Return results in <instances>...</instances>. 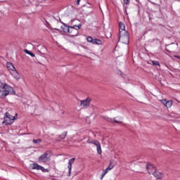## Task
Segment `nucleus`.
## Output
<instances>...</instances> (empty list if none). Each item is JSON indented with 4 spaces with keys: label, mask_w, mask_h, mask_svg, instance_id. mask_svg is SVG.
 <instances>
[{
    "label": "nucleus",
    "mask_w": 180,
    "mask_h": 180,
    "mask_svg": "<svg viewBox=\"0 0 180 180\" xmlns=\"http://www.w3.org/2000/svg\"><path fill=\"white\" fill-rule=\"evenodd\" d=\"M8 95H16V91L13 89V87L6 85L0 90V98L5 99Z\"/></svg>",
    "instance_id": "1"
},
{
    "label": "nucleus",
    "mask_w": 180,
    "mask_h": 180,
    "mask_svg": "<svg viewBox=\"0 0 180 180\" xmlns=\"http://www.w3.org/2000/svg\"><path fill=\"white\" fill-rule=\"evenodd\" d=\"M122 40V43L124 44H129V41H130V37L129 35V32L124 31V32H122L120 30V34H119V41Z\"/></svg>",
    "instance_id": "2"
},
{
    "label": "nucleus",
    "mask_w": 180,
    "mask_h": 180,
    "mask_svg": "<svg viewBox=\"0 0 180 180\" xmlns=\"http://www.w3.org/2000/svg\"><path fill=\"white\" fill-rule=\"evenodd\" d=\"M6 117H4V120L3 124H12L15 122V117L9 114V112H6Z\"/></svg>",
    "instance_id": "3"
},
{
    "label": "nucleus",
    "mask_w": 180,
    "mask_h": 180,
    "mask_svg": "<svg viewBox=\"0 0 180 180\" xmlns=\"http://www.w3.org/2000/svg\"><path fill=\"white\" fill-rule=\"evenodd\" d=\"M88 144H94L97 148L98 154H102V148H101V143L98 141H91V139L87 140Z\"/></svg>",
    "instance_id": "4"
},
{
    "label": "nucleus",
    "mask_w": 180,
    "mask_h": 180,
    "mask_svg": "<svg viewBox=\"0 0 180 180\" xmlns=\"http://www.w3.org/2000/svg\"><path fill=\"white\" fill-rule=\"evenodd\" d=\"M30 168L32 169H37L38 171H42V172H49V169H45L42 166L39 165L37 163H33L30 165Z\"/></svg>",
    "instance_id": "5"
},
{
    "label": "nucleus",
    "mask_w": 180,
    "mask_h": 180,
    "mask_svg": "<svg viewBox=\"0 0 180 180\" xmlns=\"http://www.w3.org/2000/svg\"><path fill=\"white\" fill-rule=\"evenodd\" d=\"M39 162H48L50 161V157H49V152H46L39 158Z\"/></svg>",
    "instance_id": "6"
},
{
    "label": "nucleus",
    "mask_w": 180,
    "mask_h": 180,
    "mask_svg": "<svg viewBox=\"0 0 180 180\" xmlns=\"http://www.w3.org/2000/svg\"><path fill=\"white\" fill-rule=\"evenodd\" d=\"M86 39L87 41L89 43H91V44H97L98 46H101V44H102V41H101V39H93L92 37H88Z\"/></svg>",
    "instance_id": "7"
},
{
    "label": "nucleus",
    "mask_w": 180,
    "mask_h": 180,
    "mask_svg": "<svg viewBox=\"0 0 180 180\" xmlns=\"http://www.w3.org/2000/svg\"><path fill=\"white\" fill-rule=\"evenodd\" d=\"M146 169H147L149 175H151V174H153V172H155V171H157V167H155V166H154V165H153L150 162H147L146 163ZM150 169H151L153 171V172H150Z\"/></svg>",
    "instance_id": "8"
},
{
    "label": "nucleus",
    "mask_w": 180,
    "mask_h": 180,
    "mask_svg": "<svg viewBox=\"0 0 180 180\" xmlns=\"http://www.w3.org/2000/svg\"><path fill=\"white\" fill-rule=\"evenodd\" d=\"M91 101H92L91 98H87L85 100L80 101V106H83L84 108H88L89 105H91Z\"/></svg>",
    "instance_id": "9"
},
{
    "label": "nucleus",
    "mask_w": 180,
    "mask_h": 180,
    "mask_svg": "<svg viewBox=\"0 0 180 180\" xmlns=\"http://www.w3.org/2000/svg\"><path fill=\"white\" fill-rule=\"evenodd\" d=\"M78 29H76L74 26L70 27V29L69 30V34L70 37L78 36Z\"/></svg>",
    "instance_id": "10"
},
{
    "label": "nucleus",
    "mask_w": 180,
    "mask_h": 180,
    "mask_svg": "<svg viewBox=\"0 0 180 180\" xmlns=\"http://www.w3.org/2000/svg\"><path fill=\"white\" fill-rule=\"evenodd\" d=\"M75 162V158H72L68 162V168L69 169L68 176H71V169H72V164Z\"/></svg>",
    "instance_id": "11"
},
{
    "label": "nucleus",
    "mask_w": 180,
    "mask_h": 180,
    "mask_svg": "<svg viewBox=\"0 0 180 180\" xmlns=\"http://www.w3.org/2000/svg\"><path fill=\"white\" fill-rule=\"evenodd\" d=\"M152 174H153L156 179H162V178H164V173L160 172L157 170H155V172H152Z\"/></svg>",
    "instance_id": "12"
},
{
    "label": "nucleus",
    "mask_w": 180,
    "mask_h": 180,
    "mask_svg": "<svg viewBox=\"0 0 180 180\" xmlns=\"http://www.w3.org/2000/svg\"><path fill=\"white\" fill-rule=\"evenodd\" d=\"M104 120H106L107 122H109L110 123H118L119 124H120L122 123V122L117 121L116 120L110 118L109 117H103Z\"/></svg>",
    "instance_id": "13"
},
{
    "label": "nucleus",
    "mask_w": 180,
    "mask_h": 180,
    "mask_svg": "<svg viewBox=\"0 0 180 180\" xmlns=\"http://www.w3.org/2000/svg\"><path fill=\"white\" fill-rule=\"evenodd\" d=\"M11 74L15 79H17V80L20 79V75H19V73L18 72V70H16V69L13 70Z\"/></svg>",
    "instance_id": "14"
},
{
    "label": "nucleus",
    "mask_w": 180,
    "mask_h": 180,
    "mask_svg": "<svg viewBox=\"0 0 180 180\" xmlns=\"http://www.w3.org/2000/svg\"><path fill=\"white\" fill-rule=\"evenodd\" d=\"M119 26H120V32H122V33H124V32H126V26L124 25V24L122 22H119Z\"/></svg>",
    "instance_id": "15"
},
{
    "label": "nucleus",
    "mask_w": 180,
    "mask_h": 180,
    "mask_svg": "<svg viewBox=\"0 0 180 180\" xmlns=\"http://www.w3.org/2000/svg\"><path fill=\"white\" fill-rule=\"evenodd\" d=\"M63 25L65 26L64 27H63V30L64 33H70V29L71 28V27L68 26L65 23H63Z\"/></svg>",
    "instance_id": "16"
},
{
    "label": "nucleus",
    "mask_w": 180,
    "mask_h": 180,
    "mask_svg": "<svg viewBox=\"0 0 180 180\" xmlns=\"http://www.w3.org/2000/svg\"><path fill=\"white\" fill-rule=\"evenodd\" d=\"M7 68H8V70H11V71H14L15 70H16L12 63H7Z\"/></svg>",
    "instance_id": "17"
},
{
    "label": "nucleus",
    "mask_w": 180,
    "mask_h": 180,
    "mask_svg": "<svg viewBox=\"0 0 180 180\" xmlns=\"http://www.w3.org/2000/svg\"><path fill=\"white\" fill-rule=\"evenodd\" d=\"M32 142L34 144H40V143H41V139H33Z\"/></svg>",
    "instance_id": "18"
},
{
    "label": "nucleus",
    "mask_w": 180,
    "mask_h": 180,
    "mask_svg": "<svg viewBox=\"0 0 180 180\" xmlns=\"http://www.w3.org/2000/svg\"><path fill=\"white\" fill-rule=\"evenodd\" d=\"M25 52L26 53V54H29V56H31V57H34V53H32L30 51L25 49Z\"/></svg>",
    "instance_id": "19"
},
{
    "label": "nucleus",
    "mask_w": 180,
    "mask_h": 180,
    "mask_svg": "<svg viewBox=\"0 0 180 180\" xmlns=\"http://www.w3.org/2000/svg\"><path fill=\"white\" fill-rule=\"evenodd\" d=\"M171 106H172V101H168L166 103L165 108H171Z\"/></svg>",
    "instance_id": "20"
},
{
    "label": "nucleus",
    "mask_w": 180,
    "mask_h": 180,
    "mask_svg": "<svg viewBox=\"0 0 180 180\" xmlns=\"http://www.w3.org/2000/svg\"><path fill=\"white\" fill-rule=\"evenodd\" d=\"M67 136V131H65L64 133H63L62 134L60 135V139H65V137Z\"/></svg>",
    "instance_id": "21"
},
{
    "label": "nucleus",
    "mask_w": 180,
    "mask_h": 180,
    "mask_svg": "<svg viewBox=\"0 0 180 180\" xmlns=\"http://www.w3.org/2000/svg\"><path fill=\"white\" fill-rule=\"evenodd\" d=\"M152 64H153V65H160V62H158L157 60H153Z\"/></svg>",
    "instance_id": "22"
},
{
    "label": "nucleus",
    "mask_w": 180,
    "mask_h": 180,
    "mask_svg": "<svg viewBox=\"0 0 180 180\" xmlns=\"http://www.w3.org/2000/svg\"><path fill=\"white\" fill-rule=\"evenodd\" d=\"M6 85H8V84H6L5 83H2V82L0 81V88H1V89H2L4 88V86H6Z\"/></svg>",
    "instance_id": "23"
},
{
    "label": "nucleus",
    "mask_w": 180,
    "mask_h": 180,
    "mask_svg": "<svg viewBox=\"0 0 180 180\" xmlns=\"http://www.w3.org/2000/svg\"><path fill=\"white\" fill-rule=\"evenodd\" d=\"M160 102L162 103V105H164V106H166L167 105V99H162L160 101Z\"/></svg>",
    "instance_id": "24"
},
{
    "label": "nucleus",
    "mask_w": 180,
    "mask_h": 180,
    "mask_svg": "<svg viewBox=\"0 0 180 180\" xmlns=\"http://www.w3.org/2000/svg\"><path fill=\"white\" fill-rule=\"evenodd\" d=\"M113 165H112V163H110L109 166L107 167V169H108L109 171H110V169H113Z\"/></svg>",
    "instance_id": "25"
},
{
    "label": "nucleus",
    "mask_w": 180,
    "mask_h": 180,
    "mask_svg": "<svg viewBox=\"0 0 180 180\" xmlns=\"http://www.w3.org/2000/svg\"><path fill=\"white\" fill-rule=\"evenodd\" d=\"M124 5H129L130 4V0H123Z\"/></svg>",
    "instance_id": "26"
},
{
    "label": "nucleus",
    "mask_w": 180,
    "mask_h": 180,
    "mask_svg": "<svg viewBox=\"0 0 180 180\" xmlns=\"http://www.w3.org/2000/svg\"><path fill=\"white\" fill-rule=\"evenodd\" d=\"M73 27H77L78 29H81V27H82V25L79 24V25H74Z\"/></svg>",
    "instance_id": "27"
},
{
    "label": "nucleus",
    "mask_w": 180,
    "mask_h": 180,
    "mask_svg": "<svg viewBox=\"0 0 180 180\" xmlns=\"http://www.w3.org/2000/svg\"><path fill=\"white\" fill-rule=\"evenodd\" d=\"M105 174H106L105 172H103L102 174H101V179H103V176H105Z\"/></svg>",
    "instance_id": "28"
},
{
    "label": "nucleus",
    "mask_w": 180,
    "mask_h": 180,
    "mask_svg": "<svg viewBox=\"0 0 180 180\" xmlns=\"http://www.w3.org/2000/svg\"><path fill=\"white\" fill-rule=\"evenodd\" d=\"M46 27H49V29H51V27H50V23H49V22L46 21Z\"/></svg>",
    "instance_id": "29"
},
{
    "label": "nucleus",
    "mask_w": 180,
    "mask_h": 180,
    "mask_svg": "<svg viewBox=\"0 0 180 180\" xmlns=\"http://www.w3.org/2000/svg\"><path fill=\"white\" fill-rule=\"evenodd\" d=\"M108 172H109V169H108V168H106L105 170H103V172H105V174H108Z\"/></svg>",
    "instance_id": "30"
},
{
    "label": "nucleus",
    "mask_w": 180,
    "mask_h": 180,
    "mask_svg": "<svg viewBox=\"0 0 180 180\" xmlns=\"http://www.w3.org/2000/svg\"><path fill=\"white\" fill-rule=\"evenodd\" d=\"M166 51H167V53H171L172 51H169L168 49H165Z\"/></svg>",
    "instance_id": "31"
},
{
    "label": "nucleus",
    "mask_w": 180,
    "mask_h": 180,
    "mask_svg": "<svg viewBox=\"0 0 180 180\" xmlns=\"http://www.w3.org/2000/svg\"><path fill=\"white\" fill-rule=\"evenodd\" d=\"M80 1H81V0H77V5H79Z\"/></svg>",
    "instance_id": "32"
},
{
    "label": "nucleus",
    "mask_w": 180,
    "mask_h": 180,
    "mask_svg": "<svg viewBox=\"0 0 180 180\" xmlns=\"http://www.w3.org/2000/svg\"><path fill=\"white\" fill-rule=\"evenodd\" d=\"M174 57H176V58H179V60H180V56H174Z\"/></svg>",
    "instance_id": "33"
},
{
    "label": "nucleus",
    "mask_w": 180,
    "mask_h": 180,
    "mask_svg": "<svg viewBox=\"0 0 180 180\" xmlns=\"http://www.w3.org/2000/svg\"><path fill=\"white\" fill-rule=\"evenodd\" d=\"M55 30H58V29L56 28Z\"/></svg>",
    "instance_id": "34"
},
{
    "label": "nucleus",
    "mask_w": 180,
    "mask_h": 180,
    "mask_svg": "<svg viewBox=\"0 0 180 180\" xmlns=\"http://www.w3.org/2000/svg\"><path fill=\"white\" fill-rule=\"evenodd\" d=\"M156 40L158 41L159 39L158 38H156Z\"/></svg>",
    "instance_id": "35"
}]
</instances>
